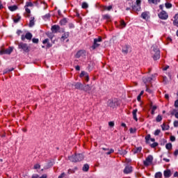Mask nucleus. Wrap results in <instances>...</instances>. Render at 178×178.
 I'll return each instance as SVG.
<instances>
[{"label": "nucleus", "mask_w": 178, "mask_h": 178, "mask_svg": "<svg viewBox=\"0 0 178 178\" xmlns=\"http://www.w3.org/2000/svg\"><path fill=\"white\" fill-rule=\"evenodd\" d=\"M43 20H49L51 19V14L47 13L45 15L42 16Z\"/></svg>", "instance_id": "c756f323"}, {"label": "nucleus", "mask_w": 178, "mask_h": 178, "mask_svg": "<svg viewBox=\"0 0 178 178\" xmlns=\"http://www.w3.org/2000/svg\"><path fill=\"white\" fill-rule=\"evenodd\" d=\"M149 13L145 11V12H143L142 14H141V17L142 19H144V20H148V19H149V16H148V14Z\"/></svg>", "instance_id": "6ab92c4d"}, {"label": "nucleus", "mask_w": 178, "mask_h": 178, "mask_svg": "<svg viewBox=\"0 0 178 178\" xmlns=\"http://www.w3.org/2000/svg\"><path fill=\"white\" fill-rule=\"evenodd\" d=\"M8 9L10 10V12H15V10H17V6H10L8 7Z\"/></svg>", "instance_id": "a878e982"}, {"label": "nucleus", "mask_w": 178, "mask_h": 178, "mask_svg": "<svg viewBox=\"0 0 178 178\" xmlns=\"http://www.w3.org/2000/svg\"><path fill=\"white\" fill-rule=\"evenodd\" d=\"M129 131L131 134L136 133V129H134L133 128H130Z\"/></svg>", "instance_id": "680f3d73"}, {"label": "nucleus", "mask_w": 178, "mask_h": 178, "mask_svg": "<svg viewBox=\"0 0 178 178\" xmlns=\"http://www.w3.org/2000/svg\"><path fill=\"white\" fill-rule=\"evenodd\" d=\"M99 42H102V37L99 36L98 38H95L93 40V44L92 45V49H97L101 45Z\"/></svg>", "instance_id": "20e7f679"}, {"label": "nucleus", "mask_w": 178, "mask_h": 178, "mask_svg": "<svg viewBox=\"0 0 178 178\" xmlns=\"http://www.w3.org/2000/svg\"><path fill=\"white\" fill-rule=\"evenodd\" d=\"M143 81L145 84H147V83H151V81H152V77L149 76H143Z\"/></svg>", "instance_id": "a211bd4d"}, {"label": "nucleus", "mask_w": 178, "mask_h": 178, "mask_svg": "<svg viewBox=\"0 0 178 178\" xmlns=\"http://www.w3.org/2000/svg\"><path fill=\"white\" fill-rule=\"evenodd\" d=\"M113 152H115V150L113 149H111L110 150H108L106 154V155H111V154H113Z\"/></svg>", "instance_id": "a18cd8bd"}, {"label": "nucleus", "mask_w": 178, "mask_h": 178, "mask_svg": "<svg viewBox=\"0 0 178 178\" xmlns=\"http://www.w3.org/2000/svg\"><path fill=\"white\" fill-rule=\"evenodd\" d=\"M60 30V26L59 25H53L51 28V33L56 34Z\"/></svg>", "instance_id": "f8f14e48"}, {"label": "nucleus", "mask_w": 178, "mask_h": 178, "mask_svg": "<svg viewBox=\"0 0 178 178\" xmlns=\"http://www.w3.org/2000/svg\"><path fill=\"white\" fill-rule=\"evenodd\" d=\"M133 172V167L127 165L124 168L123 172L124 175H129Z\"/></svg>", "instance_id": "4468645a"}, {"label": "nucleus", "mask_w": 178, "mask_h": 178, "mask_svg": "<svg viewBox=\"0 0 178 178\" xmlns=\"http://www.w3.org/2000/svg\"><path fill=\"white\" fill-rule=\"evenodd\" d=\"M66 38H69V32H66L63 34V35L61 37V41H65V40H66Z\"/></svg>", "instance_id": "b1692460"}, {"label": "nucleus", "mask_w": 178, "mask_h": 178, "mask_svg": "<svg viewBox=\"0 0 178 178\" xmlns=\"http://www.w3.org/2000/svg\"><path fill=\"white\" fill-rule=\"evenodd\" d=\"M31 38H33V34L30 32L26 33L25 35H22V36H21L22 41H24V40H31Z\"/></svg>", "instance_id": "6e6552de"}, {"label": "nucleus", "mask_w": 178, "mask_h": 178, "mask_svg": "<svg viewBox=\"0 0 178 178\" xmlns=\"http://www.w3.org/2000/svg\"><path fill=\"white\" fill-rule=\"evenodd\" d=\"M172 143H167L166 145H165V148H166V149H170L171 148H172Z\"/></svg>", "instance_id": "79ce46f5"}, {"label": "nucleus", "mask_w": 178, "mask_h": 178, "mask_svg": "<svg viewBox=\"0 0 178 178\" xmlns=\"http://www.w3.org/2000/svg\"><path fill=\"white\" fill-rule=\"evenodd\" d=\"M33 6H34V5L33 4V3L31 1H28L26 3V6L25 8H33Z\"/></svg>", "instance_id": "72a5a7b5"}, {"label": "nucleus", "mask_w": 178, "mask_h": 178, "mask_svg": "<svg viewBox=\"0 0 178 178\" xmlns=\"http://www.w3.org/2000/svg\"><path fill=\"white\" fill-rule=\"evenodd\" d=\"M156 122H157V123H159V122H162V115H159L156 118Z\"/></svg>", "instance_id": "e433bc0d"}, {"label": "nucleus", "mask_w": 178, "mask_h": 178, "mask_svg": "<svg viewBox=\"0 0 178 178\" xmlns=\"http://www.w3.org/2000/svg\"><path fill=\"white\" fill-rule=\"evenodd\" d=\"M120 154H121V155H127V151H126V150H122V151L120 152Z\"/></svg>", "instance_id": "6e6d98bb"}, {"label": "nucleus", "mask_w": 178, "mask_h": 178, "mask_svg": "<svg viewBox=\"0 0 178 178\" xmlns=\"http://www.w3.org/2000/svg\"><path fill=\"white\" fill-rule=\"evenodd\" d=\"M165 8H167V9H170V8H172V3H165Z\"/></svg>", "instance_id": "49530a36"}, {"label": "nucleus", "mask_w": 178, "mask_h": 178, "mask_svg": "<svg viewBox=\"0 0 178 178\" xmlns=\"http://www.w3.org/2000/svg\"><path fill=\"white\" fill-rule=\"evenodd\" d=\"M120 26H122V29H124V27H126V22H124V20L120 21Z\"/></svg>", "instance_id": "37998d69"}, {"label": "nucleus", "mask_w": 178, "mask_h": 178, "mask_svg": "<svg viewBox=\"0 0 178 178\" xmlns=\"http://www.w3.org/2000/svg\"><path fill=\"white\" fill-rule=\"evenodd\" d=\"M41 168V165L40 164H35L33 167L34 169H40Z\"/></svg>", "instance_id": "4d7b16f0"}, {"label": "nucleus", "mask_w": 178, "mask_h": 178, "mask_svg": "<svg viewBox=\"0 0 178 178\" xmlns=\"http://www.w3.org/2000/svg\"><path fill=\"white\" fill-rule=\"evenodd\" d=\"M42 44H47V48H51V47H52V44L49 42V39L43 40Z\"/></svg>", "instance_id": "4be33fe9"}, {"label": "nucleus", "mask_w": 178, "mask_h": 178, "mask_svg": "<svg viewBox=\"0 0 178 178\" xmlns=\"http://www.w3.org/2000/svg\"><path fill=\"white\" fill-rule=\"evenodd\" d=\"M22 33V30H17V35H20V34Z\"/></svg>", "instance_id": "338daca9"}, {"label": "nucleus", "mask_w": 178, "mask_h": 178, "mask_svg": "<svg viewBox=\"0 0 178 178\" xmlns=\"http://www.w3.org/2000/svg\"><path fill=\"white\" fill-rule=\"evenodd\" d=\"M17 45L18 49H20V51H23V52H25L26 54L30 52L31 47L29 46V44L20 42L17 43Z\"/></svg>", "instance_id": "f03ea898"}, {"label": "nucleus", "mask_w": 178, "mask_h": 178, "mask_svg": "<svg viewBox=\"0 0 178 178\" xmlns=\"http://www.w3.org/2000/svg\"><path fill=\"white\" fill-rule=\"evenodd\" d=\"M68 159L71 162H81L84 159V154L83 153H75L74 155L68 156Z\"/></svg>", "instance_id": "f257e3e1"}, {"label": "nucleus", "mask_w": 178, "mask_h": 178, "mask_svg": "<svg viewBox=\"0 0 178 178\" xmlns=\"http://www.w3.org/2000/svg\"><path fill=\"white\" fill-rule=\"evenodd\" d=\"M161 134V129H156L155 131H154V136H159V134Z\"/></svg>", "instance_id": "de8ad7c7"}, {"label": "nucleus", "mask_w": 178, "mask_h": 178, "mask_svg": "<svg viewBox=\"0 0 178 178\" xmlns=\"http://www.w3.org/2000/svg\"><path fill=\"white\" fill-rule=\"evenodd\" d=\"M25 10L28 15H26V17H30V13H31V10L29 8H26Z\"/></svg>", "instance_id": "a19ab883"}, {"label": "nucleus", "mask_w": 178, "mask_h": 178, "mask_svg": "<svg viewBox=\"0 0 178 178\" xmlns=\"http://www.w3.org/2000/svg\"><path fill=\"white\" fill-rule=\"evenodd\" d=\"M138 110H137V108L134 109L132 112V115H133V119L134 120H136V122H138V118H137V112Z\"/></svg>", "instance_id": "412c9836"}, {"label": "nucleus", "mask_w": 178, "mask_h": 178, "mask_svg": "<svg viewBox=\"0 0 178 178\" xmlns=\"http://www.w3.org/2000/svg\"><path fill=\"white\" fill-rule=\"evenodd\" d=\"M163 176L165 178L170 177V176H172V171H170V170H164Z\"/></svg>", "instance_id": "f3484780"}, {"label": "nucleus", "mask_w": 178, "mask_h": 178, "mask_svg": "<svg viewBox=\"0 0 178 178\" xmlns=\"http://www.w3.org/2000/svg\"><path fill=\"white\" fill-rule=\"evenodd\" d=\"M89 169H90V165H88V164H84L82 168V170L83 172H88Z\"/></svg>", "instance_id": "bb28decb"}, {"label": "nucleus", "mask_w": 178, "mask_h": 178, "mask_svg": "<svg viewBox=\"0 0 178 178\" xmlns=\"http://www.w3.org/2000/svg\"><path fill=\"white\" fill-rule=\"evenodd\" d=\"M117 102H118V100L116 99H110L107 102V106H109V108H112L113 109H115V108H116Z\"/></svg>", "instance_id": "39448f33"}, {"label": "nucleus", "mask_w": 178, "mask_h": 178, "mask_svg": "<svg viewBox=\"0 0 178 178\" xmlns=\"http://www.w3.org/2000/svg\"><path fill=\"white\" fill-rule=\"evenodd\" d=\"M67 23V19L66 18H63L60 21V26H65Z\"/></svg>", "instance_id": "7c9ffc66"}, {"label": "nucleus", "mask_w": 178, "mask_h": 178, "mask_svg": "<svg viewBox=\"0 0 178 178\" xmlns=\"http://www.w3.org/2000/svg\"><path fill=\"white\" fill-rule=\"evenodd\" d=\"M145 143L146 144H150L149 141H152V143H155V138L151 137V134H147L145 137Z\"/></svg>", "instance_id": "9b49d317"}, {"label": "nucleus", "mask_w": 178, "mask_h": 178, "mask_svg": "<svg viewBox=\"0 0 178 178\" xmlns=\"http://www.w3.org/2000/svg\"><path fill=\"white\" fill-rule=\"evenodd\" d=\"M163 84H168L169 83V79H168V77L163 76Z\"/></svg>", "instance_id": "f704fd0d"}, {"label": "nucleus", "mask_w": 178, "mask_h": 178, "mask_svg": "<svg viewBox=\"0 0 178 178\" xmlns=\"http://www.w3.org/2000/svg\"><path fill=\"white\" fill-rule=\"evenodd\" d=\"M136 5L137 6H140L141 5V0H136Z\"/></svg>", "instance_id": "052dcab7"}, {"label": "nucleus", "mask_w": 178, "mask_h": 178, "mask_svg": "<svg viewBox=\"0 0 178 178\" xmlns=\"http://www.w3.org/2000/svg\"><path fill=\"white\" fill-rule=\"evenodd\" d=\"M158 16L161 20H166L168 19V17H169L168 13L165 10H162L160 13L158 14Z\"/></svg>", "instance_id": "0eeeda50"}, {"label": "nucleus", "mask_w": 178, "mask_h": 178, "mask_svg": "<svg viewBox=\"0 0 178 178\" xmlns=\"http://www.w3.org/2000/svg\"><path fill=\"white\" fill-rule=\"evenodd\" d=\"M174 127H178V121L177 120H175L174 121Z\"/></svg>", "instance_id": "bf43d9fd"}, {"label": "nucleus", "mask_w": 178, "mask_h": 178, "mask_svg": "<svg viewBox=\"0 0 178 178\" xmlns=\"http://www.w3.org/2000/svg\"><path fill=\"white\" fill-rule=\"evenodd\" d=\"M52 166H54V162L50 161L47 163V165H44V169H49V168H52Z\"/></svg>", "instance_id": "5701e85b"}, {"label": "nucleus", "mask_w": 178, "mask_h": 178, "mask_svg": "<svg viewBox=\"0 0 178 178\" xmlns=\"http://www.w3.org/2000/svg\"><path fill=\"white\" fill-rule=\"evenodd\" d=\"M146 92H149V94H151L152 92V90L148 88H146Z\"/></svg>", "instance_id": "e2e57ef3"}, {"label": "nucleus", "mask_w": 178, "mask_h": 178, "mask_svg": "<svg viewBox=\"0 0 178 178\" xmlns=\"http://www.w3.org/2000/svg\"><path fill=\"white\" fill-rule=\"evenodd\" d=\"M130 49V45L126 44L122 47V52L124 54V55H127L129 54V50Z\"/></svg>", "instance_id": "2eb2a0df"}, {"label": "nucleus", "mask_w": 178, "mask_h": 178, "mask_svg": "<svg viewBox=\"0 0 178 178\" xmlns=\"http://www.w3.org/2000/svg\"><path fill=\"white\" fill-rule=\"evenodd\" d=\"M20 20H22V17L20 15H17V18L13 19L14 23H19V22H20Z\"/></svg>", "instance_id": "c85d7f7f"}, {"label": "nucleus", "mask_w": 178, "mask_h": 178, "mask_svg": "<svg viewBox=\"0 0 178 178\" xmlns=\"http://www.w3.org/2000/svg\"><path fill=\"white\" fill-rule=\"evenodd\" d=\"M13 52V49L12 47H9L8 49L6 50H1L0 51V55H10Z\"/></svg>", "instance_id": "1a4fd4ad"}, {"label": "nucleus", "mask_w": 178, "mask_h": 178, "mask_svg": "<svg viewBox=\"0 0 178 178\" xmlns=\"http://www.w3.org/2000/svg\"><path fill=\"white\" fill-rule=\"evenodd\" d=\"M152 161H154V156H152V155H149L145 161H143V164L145 166H149V164L152 163Z\"/></svg>", "instance_id": "423d86ee"}, {"label": "nucleus", "mask_w": 178, "mask_h": 178, "mask_svg": "<svg viewBox=\"0 0 178 178\" xmlns=\"http://www.w3.org/2000/svg\"><path fill=\"white\" fill-rule=\"evenodd\" d=\"M170 141H172V143L176 141V137H175L174 136H170Z\"/></svg>", "instance_id": "864d4df0"}, {"label": "nucleus", "mask_w": 178, "mask_h": 178, "mask_svg": "<svg viewBox=\"0 0 178 178\" xmlns=\"http://www.w3.org/2000/svg\"><path fill=\"white\" fill-rule=\"evenodd\" d=\"M174 19L175 20L173 22V24L174 26H176L177 27H178V14L175 15Z\"/></svg>", "instance_id": "393cba45"}, {"label": "nucleus", "mask_w": 178, "mask_h": 178, "mask_svg": "<svg viewBox=\"0 0 178 178\" xmlns=\"http://www.w3.org/2000/svg\"><path fill=\"white\" fill-rule=\"evenodd\" d=\"M161 145H164V144H166L168 143V141L166 140V139H162L161 140Z\"/></svg>", "instance_id": "13d9d810"}, {"label": "nucleus", "mask_w": 178, "mask_h": 178, "mask_svg": "<svg viewBox=\"0 0 178 178\" xmlns=\"http://www.w3.org/2000/svg\"><path fill=\"white\" fill-rule=\"evenodd\" d=\"M65 176H66V173L63 172V173H61V174L58 176V178H63V177H65Z\"/></svg>", "instance_id": "3c124183"}, {"label": "nucleus", "mask_w": 178, "mask_h": 178, "mask_svg": "<svg viewBox=\"0 0 178 178\" xmlns=\"http://www.w3.org/2000/svg\"><path fill=\"white\" fill-rule=\"evenodd\" d=\"M174 155H175V156H177V155H178V149H176V150L175 151Z\"/></svg>", "instance_id": "774afa93"}, {"label": "nucleus", "mask_w": 178, "mask_h": 178, "mask_svg": "<svg viewBox=\"0 0 178 178\" xmlns=\"http://www.w3.org/2000/svg\"><path fill=\"white\" fill-rule=\"evenodd\" d=\"M79 77H85L86 81H90V76H88V73L86 71H82L79 75Z\"/></svg>", "instance_id": "9d476101"}, {"label": "nucleus", "mask_w": 178, "mask_h": 178, "mask_svg": "<svg viewBox=\"0 0 178 178\" xmlns=\"http://www.w3.org/2000/svg\"><path fill=\"white\" fill-rule=\"evenodd\" d=\"M104 9L109 11L112 9V6H106Z\"/></svg>", "instance_id": "603ef678"}, {"label": "nucleus", "mask_w": 178, "mask_h": 178, "mask_svg": "<svg viewBox=\"0 0 178 178\" xmlns=\"http://www.w3.org/2000/svg\"><path fill=\"white\" fill-rule=\"evenodd\" d=\"M133 9L134 10H136L137 12H140V9H141V8H140V6H135L133 7Z\"/></svg>", "instance_id": "c03bdc74"}, {"label": "nucleus", "mask_w": 178, "mask_h": 178, "mask_svg": "<svg viewBox=\"0 0 178 178\" xmlns=\"http://www.w3.org/2000/svg\"><path fill=\"white\" fill-rule=\"evenodd\" d=\"M143 149V147H136L135 150H134V154H138V152H140V151H142Z\"/></svg>", "instance_id": "473e14b6"}, {"label": "nucleus", "mask_w": 178, "mask_h": 178, "mask_svg": "<svg viewBox=\"0 0 178 178\" xmlns=\"http://www.w3.org/2000/svg\"><path fill=\"white\" fill-rule=\"evenodd\" d=\"M103 19L104 20H109V19H111V15H109L108 14L104 15H103Z\"/></svg>", "instance_id": "ea45409f"}, {"label": "nucleus", "mask_w": 178, "mask_h": 178, "mask_svg": "<svg viewBox=\"0 0 178 178\" xmlns=\"http://www.w3.org/2000/svg\"><path fill=\"white\" fill-rule=\"evenodd\" d=\"M34 24H35V18L34 17H31L29 21V26L33 27Z\"/></svg>", "instance_id": "aec40b11"}, {"label": "nucleus", "mask_w": 178, "mask_h": 178, "mask_svg": "<svg viewBox=\"0 0 178 178\" xmlns=\"http://www.w3.org/2000/svg\"><path fill=\"white\" fill-rule=\"evenodd\" d=\"M153 59L154 60H158V59H161V51L158 49V47L153 46Z\"/></svg>", "instance_id": "7ed1b4c3"}, {"label": "nucleus", "mask_w": 178, "mask_h": 178, "mask_svg": "<svg viewBox=\"0 0 178 178\" xmlns=\"http://www.w3.org/2000/svg\"><path fill=\"white\" fill-rule=\"evenodd\" d=\"M81 8L82 9H87V8H88V3L83 2Z\"/></svg>", "instance_id": "58836bf2"}, {"label": "nucleus", "mask_w": 178, "mask_h": 178, "mask_svg": "<svg viewBox=\"0 0 178 178\" xmlns=\"http://www.w3.org/2000/svg\"><path fill=\"white\" fill-rule=\"evenodd\" d=\"M161 128H162V130H163V131H165V130H169L170 127H169V125H167V126H166V124H165V123H163V124L161 125Z\"/></svg>", "instance_id": "cd10ccee"}, {"label": "nucleus", "mask_w": 178, "mask_h": 178, "mask_svg": "<svg viewBox=\"0 0 178 178\" xmlns=\"http://www.w3.org/2000/svg\"><path fill=\"white\" fill-rule=\"evenodd\" d=\"M154 177L155 178H161V177H162V172H156V174L154 175Z\"/></svg>", "instance_id": "4c0bfd02"}, {"label": "nucleus", "mask_w": 178, "mask_h": 178, "mask_svg": "<svg viewBox=\"0 0 178 178\" xmlns=\"http://www.w3.org/2000/svg\"><path fill=\"white\" fill-rule=\"evenodd\" d=\"M32 42H33V44H38L39 40L38 38H33Z\"/></svg>", "instance_id": "09e8293b"}, {"label": "nucleus", "mask_w": 178, "mask_h": 178, "mask_svg": "<svg viewBox=\"0 0 178 178\" xmlns=\"http://www.w3.org/2000/svg\"><path fill=\"white\" fill-rule=\"evenodd\" d=\"M72 86H74L75 90H80L81 91L83 90V83L80 82L74 83Z\"/></svg>", "instance_id": "ddd939ff"}, {"label": "nucleus", "mask_w": 178, "mask_h": 178, "mask_svg": "<svg viewBox=\"0 0 178 178\" xmlns=\"http://www.w3.org/2000/svg\"><path fill=\"white\" fill-rule=\"evenodd\" d=\"M47 35L49 38H52L54 37V34H52V33H47Z\"/></svg>", "instance_id": "0e129e2a"}, {"label": "nucleus", "mask_w": 178, "mask_h": 178, "mask_svg": "<svg viewBox=\"0 0 178 178\" xmlns=\"http://www.w3.org/2000/svg\"><path fill=\"white\" fill-rule=\"evenodd\" d=\"M151 148H156L158 147L159 143L157 142H154L153 143L149 145Z\"/></svg>", "instance_id": "c9c22d12"}, {"label": "nucleus", "mask_w": 178, "mask_h": 178, "mask_svg": "<svg viewBox=\"0 0 178 178\" xmlns=\"http://www.w3.org/2000/svg\"><path fill=\"white\" fill-rule=\"evenodd\" d=\"M108 126L110 127H113V126H115V122H108Z\"/></svg>", "instance_id": "5fc2aeb1"}, {"label": "nucleus", "mask_w": 178, "mask_h": 178, "mask_svg": "<svg viewBox=\"0 0 178 178\" xmlns=\"http://www.w3.org/2000/svg\"><path fill=\"white\" fill-rule=\"evenodd\" d=\"M175 108H178V99L175 102Z\"/></svg>", "instance_id": "69168bd1"}, {"label": "nucleus", "mask_w": 178, "mask_h": 178, "mask_svg": "<svg viewBox=\"0 0 178 178\" xmlns=\"http://www.w3.org/2000/svg\"><path fill=\"white\" fill-rule=\"evenodd\" d=\"M75 172H74V170H73V169H69L68 170H67V173H68V175H72V174H73V173H74Z\"/></svg>", "instance_id": "8fccbe9b"}, {"label": "nucleus", "mask_w": 178, "mask_h": 178, "mask_svg": "<svg viewBox=\"0 0 178 178\" xmlns=\"http://www.w3.org/2000/svg\"><path fill=\"white\" fill-rule=\"evenodd\" d=\"M148 2L150 3H154V5H158V3L161 2V0H148Z\"/></svg>", "instance_id": "2f4dec72"}, {"label": "nucleus", "mask_w": 178, "mask_h": 178, "mask_svg": "<svg viewBox=\"0 0 178 178\" xmlns=\"http://www.w3.org/2000/svg\"><path fill=\"white\" fill-rule=\"evenodd\" d=\"M92 88L90 85H83L82 87V91H85L86 92H88L89 91H91V89Z\"/></svg>", "instance_id": "dca6fc26"}]
</instances>
